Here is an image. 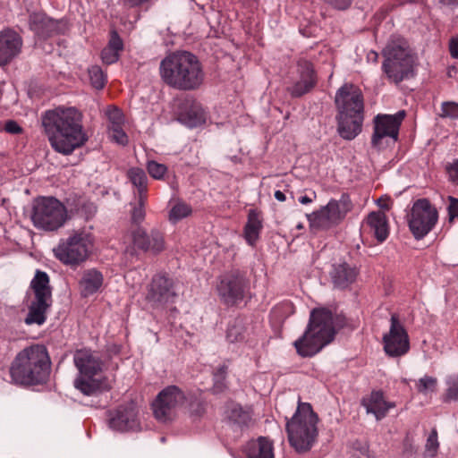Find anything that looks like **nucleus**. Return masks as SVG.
Listing matches in <instances>:
<instances>
[{"instance_id":"f257e3e1","label":"nucleus","mask_w":458,"mask_h":458,"mask_svg":"<svg viewBox=\"0 0 458 458\" xmlns=\"http://www.w3.org/2000/svg\"><path fill=\"white\" fill-rule=\"evenodd\" d=\"M42 125L52 148L63 155H71L88 141L82 114L75 107L58 106L45 112Z\"/></svg>"},{"instance_id":"f03ea898","label":"nucleus","mask_w":458,"mask_h":458,"mask_svg":"<svg viewBox=\"0 0 458 458\" xmlns=\"http://www.w3.org/2000/svg\"><path fill=\"white\" fill-rule=\"evenodd\" d=\"M336 319L335 307L312 309L303 335L293 343L296 352L303 358L312 357L333 342Z\"/></svg>"},{"instance_id":"7ed1b4c3","label":"nucleus","mask_w":458,"mask_h":458,"mask_svg":"<svg viewBox=\"0 0 458 458\" xmlns=\"http://www.w3.org/2000/svg\"><path fill=\"white\" fill-rule=\"evenodd\" d=\"M160 76L168 86L180 90L198 89L204 81L202 65L190 52L170 54L160 63Z\"/></svg>"},{"instance_id":"20e7f679","label":"nucleus","mask_w":458,"mask_h":458,"mask_svg":"<svg viewBox=\"0 0 458 458\" xmlns=\"http://www.w3.org/2000/svg\"><path fill=\"white\" fill-rule=\"evenodd\" d=\"M50 359L43 345H33L21 351L10 367L13 382L20 385H37L49 374Z\"/></svg>"},{"instance_id":"39448f33","label":"nucleus","mask_w":458,"mask_h":458,"mask_svg":"<svg viewBox=\"0 0 458 458\" xmlns=\"http://www.w3.org/2000/svg\"><path fill=\"white\" fill-rule=\"evenodd\" d=\"M318 417L309 403H299L297 410L286 423L291 446L297 453L310 451L317 441Z\"/></svg>"},{"instance_id":"423d86ee","label":"nucleus","mask_w":458,"mask_h":458,"mask_svg":"<svg viewBox=\"0 0 458 458\" xmlns=\"http://www.w3.org/2000/svg\"><path fill=\"white\" fill-rule=\"evenodd\" d=\"M73 360L80 372L73 385L81 393L89 396L112 388L111 382L99 375L102 362L90 350H78L74 353Z\"/></svg>"},{"instance_id":"0eeeda50","label":"nucleus","mask_w":458,"mask_h":458,"mask_svg":"<svg viewBox=\"0 0 458 458\" xmlns=\"http://www.w3.org/2000/svg\"><path fill=\"white\" fill-rule=\"evenodd\" d=\"M383 55L382 68L389 81L398 84L413 75L415 57L403 38L393 35L383 49Z\"/></svg>"},{"instance_id":"6e6552de","label":"nucleus","mask_w":458,"mask_h":458,"mask_svg":"<svg viewBox=\"0 0 458 458\" xmlns=\"http://www.w3.org/2000/svg\"><path fill=\"white\" fill-rule=\"evenodd\" d=\"M93 246L91 235L84 231L73 232L65 239H61L53 252L64 265L76 268L89 257Z\"/></svg>"},{"instance_id":"1a4fd4ad","label":"nucleus","mask_w":458,"mask_h":458,"mask_svg":"<svg viewBox=\"0 0 458 458\" xmlns=\"http://www.w3.org/2000/svg\"><path fill=\"white\" fill-rule=\"evenodd\" d=\"M31 219L34 226L38 229L55 231L65 223L67 210L55 198L44 197L35 203Z\"/></svg>"},{"instance_id":"9d476101","label":"nucleus","mask_w":458,"mask_h":458,"mask_svg":"<svg viewBox=\"0 0 458 458\" xmlns=\"http://www.w3.org/2000/svg\"><path fill=\"white\" fill-rule=\"evenodd\" d=\"M364 102L361 90L354 85L345 84V140L356 138L362 131Z\"/></svg>"},{"instance_id":"9b49d317","label":"nucleus","mask_w":458,"mask_h":458,"mask_svg":"<svg viewBox=\"0 0 458 458\" xmlns=\"http://www.w3.org/2000/svg\"><path fill=\"white\" fill-rule=\"evenodd\" d=\"M187 402L188 397L181 388L169 386L164 388L155 399L152 404L154 416L159 421H170Z\"/></svg>"},{"instance_id":"f8f14e48","label":"nucleus","mask_w":458,"mask_h":458,"mask_svg":"<svg viewBox=\"0 0 458 458\" xmlns=\"http://www.w3.org/2000/svg\"><path fill=\"white\" fill-rule=\"evenodd\" d=\"M436 208L427 199L416 200L408 216V225L416 239L426 236L437 222Z\"/></svg>"},{"instance_id":"ddd939ff","label":"nucleus","mask_w":458,"mask_h":458,"mask_svg":"<svg viewBox=\"0 0 458 458\" xmlns=\"http://www.w3.org/2000/svg\"><path fill=\"white\" fill-rule=\"evenodd\" d=\"M247 289L248 282L244 275L238 270L221 276L216 286L221 301L228 307L242 301Z\"/></svg>"},{"instance_id":"4468645a","label":"nucleus","mask_w":458,"mask_h":458,"mask_svg":"<svg viewBox=\"0 0 458 458\" xmlns=\"http://www.w3.org/2000/svg\"><path fill=\"white\" fill-rule=\"evenodd\" d=\"M383 348L392 358L403 356L410 351L409 335L395 314L391 316L389 331L383 335Z\"/></svg>"},{"instance_id":"2eb2a0df","label":"nucleus","mask_w":458,"mask_h":458,"mask_svg":"<svg viewBox=\"0 0 458 458\" xmlns=\"http://www.w3.org/2000/svg\"><path fill=\"white\" fill-rule=\"evenodd\" d=\"M404 117V111H399L394 114H377L374 119L372 145L380 148L385 138H390L395 142L398 140L399 129Z\"/></svg>"},{"instance_id":"dca6fc26","label":"nucleus","mask_w":458,"mask_h":458,"mask_svg":"<svg viewBox=\"0 0 458 458\" xmlns=\"http://www.w3.org/2000/svg\"><path fill=\"white\" fill-rule=\"evenodd\" d=\"M131 236L133 245L131 254L135 250H140L146 253L157 255L165 250V234L157 229L148 232L142 227H138L131 231Z\"/></svg>"},{"instance_id":"f3484780","label":"nucleus","mask_w":458,"mask_h":458,"mask_svg":"<svg viewBox=\"0 0 458 458\" xmlns=\"http://www.w3.org/2000/svg\"><path fill=\"white\" fill-rule=\"evenodd\" d=\"M174 282L165 275H156L149 284L147 300L154 307L165 308L174 302Z\"/></svg>"},{"instance_id":"a211bd4d","label":"nucleus","mask_w":458,"mask_h":458,"mask_svg":"<svg viewBox=\"0 0 458 458\" xmlns=\"http://www.w3.org/2000/svg\"><path fill=\"white\" fill-rule=\"evenodd\" d=\"M306 216L312 233L329 229L340 222L339 204L335 200H331L327 206L311 214H307Z\"/></svg>"},{"instance_id":"6ab92c4d","label":"nucleus","mask_w":458,"mask_h":458,"mask_svg":"<svg viewBox=\"0 0 458 458\" xmlns=\"http://www.w3.org/2000/svg\"><path fill=\"white\" fill-rule=\"evenodd\" d=\"M361 233L374 237L378 243L384 242L390 233L389 222L385 212H370L362 222Z\"/></svg>"},{"instance_id":"aec40b11","label":"nucleus","mask_w":458,"mask_h":458,"mask_svg":"<svg viewBox=\"0 0 458 458\" xmlns=\"http://www.w3.org/2000/svg\"><path fill=\"white\" fill-rule=\"evenodd\" d=\"M299 80L287 91L293 98H300L310 92L317 84V77L312 64L307 60L300 59L297 64Z\"/></svg>"},{"instance_id":"412c9836","label":"nucleus","mask_w":458,"mask_h":458,"mask_svg":"<svg viewBox=\"0 0 458 458\" xmlns=\"http://www.w3.org/2000/svg\"><path fill=\"white\" fill-rule=\"evenodd\" d=\"M109 426L114 430L127 431L139 427L138 411L133 403L120 405L111 412Z\"/></svg>"},{"instance_id":"4be33fe9","label":"nucleus","mask_w":458,"mask_h":458,"mask_svg":"<svg viewBox=\"0 0 458 458\" xmlns=\"http://www.w3.org/2000/svg\"><path fill=\"white\" fill-rule=\"evenodd\" d=\"M22 39L16 30H0V65L9 64L21 52Z\"/></svg>"},{"instance_id":"5701e85b","label":"nucleus","mask_w":458,"mask_h":458,"mask_svg":"<svg viewBox=\"0 0 458 458\" xmlns=\"http://www.w3.org/2000/svg\"><path fill=\"white\" fill-rule=\"evenodd\" d=\"M361 404L365 408L367 413L374 415L377 420L384 419L389 410L395 407L394 402L387 401L381 390H373L369 394L364 396Z\"/></svg>"},{"instance_id":"b1692460","label":"nucleus","mask_w":458,"mask_h":458,"mask_svg":"<svg viewBox=\"0 0 458 458\" xmlns=\"http://www.w3.org/2000/svg\"><path fill=\"white\" fill-rule=\"evenodd\" d=\"M178 119L189 127H197L206 122V113L199 102L187 101L183 104Z\"/></svg>"},{"instance_id":"393cba45","label":"nucleus","mask_w":458,"mask_h":458,"mask_svg":"<svg viewBox=\"0 0 458 458\" xmlns=\"http://www.w3.org/2000/svg\"><path fill=\"white\" fill-rule=\"evenodd\" d=\"M104 283L103 274L96 269L89 268L82 272L79 281L81 296L89 297L100 290Z\"/></svg>"},{"instance_id":"a878e982","label":"nucleus","mask_w":458,"mask_h":458,"mask_svg":"<svg viewBox=\"0 0 458 458\" xmlns=\"http://www.w3.org/2000/svg\"><path fill=\"white\" fill-rule=\"evenodd\" d=\"M263 228V218L261 211L258 209H250L248 212L247 223L244 226V238L246 242L254 246L259 238V233Z\"/></svg>"},{"instance_id":"bb28decb","label":"nucleus","mask_w":458,"mask_h":458,"mask_svg":"<svg viewBox=\"0 0 458 458\" xmlns=\"http://www.w3.org/2000/svg\"><path fill=\"white\" fill-rule=\"evenodd\" d=\"M273 443L265 437L250 440L245 447L248 458H274Z\"/></svg>"},{"instance_id":"cd10ccee","label":"nucleus","mask_w":458,"mask_h":458,"mask_svg":"<svg viewBox=\"0 0 458 458\" xmlns=\"http://www.w3.org/2000/svg\"><path fill=\"white\" fill-rule=\"evenodd\" d=\"M30 286L35 294V300L52 302V290L49 285V276L46 272L38 270L31 281Z\"/></svg>"},{"instance_id":"c85d7f7f","label":"nucleus","mask_w":458,"mask_h":458,"mask_svg":"<svg viewBox=\"0 0 458 458\" xmlns=\"http://www.w3.org/2000/svg\"><path fill=\"white\" fill-rule=\"evenodd\" d=\"M127 177L135 188V194L140 199V202L147 201L148 177L144 170L139 167H131L127 172Z\"/></svg>"},{"instance_id":"c756f323","label":"nucleus","mask_w":458,"mask_h":458,"mask_svg":"<svg viewBox=\"0 0 458 458\" xmlns=\"http://www.w3.org/2000/svg\"><path fill=\"white\" fill-rule=\"evenodd\" d=\"M123 49V42L116 30H112L108 45L101 52V59L106 64L118 61L119 53Z\"/></svg>"},{"instance_id":"7c9ffc66","label":"nucleus","mask_w":458,"mask_h":458,"mask_svg":"<svg viewBox=\"0 0 458 458\" xmlns=\"http://www.w3.org/2000/svg\"><path fill=\"white\" fill-rule=\"evenodd\" d=\"M52 302L46 301H32L29 307V312L25 318V323L28 325H42L46 321L47 312Z\"/></svg>"},{"instance_id":"2f4dec72","label":"nucleus","mask_w":458,"mask_h":458,"mask_svg":"<svg viewBox=\"0 0 458 458\" xmlns=\"http://www.w3.org/2000/svg\"><path fill=\"white\" fill-rule=\"evenodd\" d=\"M227 419L240 428L248 427L251 421V413L241 405L233 403L226 411Z\"/></svg>"},{"instance_id":"473e14b6","label":"nucleus","mask_w":458,"mask_h":458,"mask_svg":"<svg viewBox=\"0 0 458 458\" xmlns=\"http://www.w3.org/2000/svg\"><path fill=\"white\" fill-rule=\"evenodd\" d=\"M30 29H55L64 26L62 21L53 20L44 13H33L30 16Z\"/></svg>"},{"instance_id":"72a5a7b5","label":"nucleus","mask_w":458,"mask_h":458,"mask_svg":"<svg viewBox=\"0 0 458 458\" xmlns=\"http://www.w3.org/2000/svg\"><path fill=\"white\" fill-rule=\"evenodd\" d=\"M245 327L243 319L236 318L228 326L226 331V339L230 343L241 342L245 338Z\"/></svg>"},{"instance_id":"f704fd0d","label":"nucleus","mask_w":458,"mask_h":458,"mask_svg":"<svg viewBox=\"0 0 458 458\" xmlns=\"http://www.w3.org/2000/svg\"><path fill=\"white\" fill-rule=\"evenodd\" d=\"M192 212L191 207L185 202H177L169 212V220L173 223L189 216Z\"/></svg>"},{"instance_id":"c9c22d12","label":"nucleus","mask_w":458,"mask_h":458,"mask_svg":"<svg viewBox=\"0 0 458 458\" xmlns=\"http://www.w3.org/2000/svg\"><path fill=\"white\" fill-rule=\"evenodd\" d=\"M228 366L222 364L218 366L213 372L214 386L216 393H221L226 388L225 378L227 375Z\"/></svg>"},{"instance_id":"e433bc0d","label":"nucleus","mask_w":458,"mask_h":458,"mask_svg":"<svg viewBox=\"0 0 458 458\" xmlns=\"http://www.w3.org/2000/svg\"><path fill=\"white\" fill-rule=\"evenodd\" d=\"M352 458H376L373 451L369 450L368 443L365 441H356L351 446Z\"/></svg>"},{"instance_id":"4c0bfd02","label":"nucleus","mask_w":458,"mask_h":458,"mask_svg":"<svg viewBox=\"0 0 458 458\" xmlns=\"http://www.w3.org/2000/svg\"><path fill=\"white\" fill-rule=\"evenodd\" d=\"M89 75L92 86L97 89H101L106 83V76L105 75L102 69L94 65L89 69Z\"/></svg>"},{"instance_id":"58836bf2","label":"nucleus","mask_w":458,"mask_h":458,"mask_svg":"<svg viewBox=\"0 0 458 458\" xmlns=\"http://www.w3.org/2000/svg\"><path fill=\"white\" fill-rule=\"evenodd\" d=\"M446 393L445 400H458V374H453L446 377Z\"/></svg>"},{"instance_id":"ea45409f","label":"nucleus","mask_w":458,"mask_h":458,"mask_svg":"<svg viewBox=\"0 0 458 458\" xmlns=\"http://www.w3.org/2000/svg\"><path fill=\"white\" fill-rule=\"evenodd\" d=\"M438 114L442 118L458 120V103L453 101L443 102Z\"/></svg>"},{"instance_id":"a19ab883","label":"nucleus","mask_w":458,"mask_h":458,"mask_svg":"<svg viewBox=\"0 0 458 458\" xmlns=\"http://www.w3.org/2000/svg\"><path fill=\"white\" fill-rule=\"evenodd\" d=\"M338 114L336 116V119L338 121V127L337 131L340 133V135H343L344 133V121H343V114H344V86L340 87L336 92L335 99Z\"/></svg>"},{"instance_id":"79ce46f5","label":"nucleus","mask_w":458,"mask_h":458,"mask_svg":"<svg viewBox=\"0 0 458 458\" xmlns=\"http://www.w3.org/2000/svg\"><path fill=\"white\" fill-rule=\"evenodd\" d=\"M147 170L149 175L156 180L164 179L165 174L167 173V167L165 165L157 163L154 160L148 162Z\"/></svg>"},{"instance_id":"37998d69","label":"nucleus","mask_w":458,"mask_h":458,"mask_svg":"<svg viewBox=\"0 0 458 458\" xmlns=\"http://www.w3.org/2000/svg\"><path fill=\"white\" fill-rule=\"evenodd\" d=\"M106 116L109 121L108 126H118L124 123V115L121 109L116 106H110L106 108Z\"/></svg>"},{"instance_id":"c03bdc74","label":"nucleus","mask_w":458,"mask_h":458,"mask_svg":"<svg viewBox=\"0 0 458 458\" xmlns=\"http://www.w3.org/2000/svg\"><path fill=\"white\" fill-rule=\"evenodd\" d=\"M109 135L113 141L125 146L128 144V136L123 131V124L116 126H108Z\"/></svg>"},{"instance_id":"a18cd8bd","label":"nucleus","mask_w":458,"mask_h":458,"mask_svg":"<svg viewBox=\"0 0 458 458\" xmlns=\"http://www.w3.org/2000/svg\"><path fill=\"white\" fill-rule=\"evenodd\" d=\"M437 380L436 377L425 376L419 379L416 386L420 393L427 394L436 389Z\"/></svg>"},{"instance_id":"49530a36","label":"nucleus","mask_w":458,"mask_h":458,"mask_svg":"<svg viewBox=\"0 0 458 458\" xmlns=\"http://www.w3.org/2000/svg\"><path fill=\"white\" fill-rule=\"evenodd\" d=\"M425 447L426 452L428 453L431 456H435L437 454L439 443L437 439V431L436 428H433L428 435Z\"/></svg>"},{"instance_id":"de8ad7c7","label":"nucleus","mask_w":458,"mask_h":458,"mask_svg":"<svg viewBox=\"0 0 458 458\" xmlns=\"http://www.w3.org/2000/svg\"><path fill=\"white\" fill-rule=\"evenodd\" d=\"M145 204L146 201L140 202V199L138 198V205L134 207L131 212V221L134 224L141 223L145 218Z\"/></svg>"},{"instance_id":"09e8293b","label":"nucleus","mask_w":458,"mask_h":458,"mask_svg":"<svg viewBox=\"0 0 458 458\" xmlns=\"http://www.w3.org/2000/svg\"><path fill=\"white\" fill-rule=\"evenodd\" d=\"M330 275L335 286L342 288L344 284V265L334 266Z\"/></svg>"},{"instance_id":"8fccbe9b","label":"nucleus","mask_w":458,"mask_h":458,"mask_svg":"<svg viewBox=\"0 0 458 458\" xmlns=\"http://www.w3.org/2000/svg\"><path fill=\"white\" fill-rule=\"evenodd\" d=\"M449 179L452 182L458 185V159L446 166Z\"/></svg>"},{"instance_id":"3c124183","label":"nucleus","mask_w":458,"mask_h":458,"mask_svg":"<svg viewBox=\"0 0 458 458\" xmlns=\"http://www.w3.org/2000/svg\"><path fill=\"white\" fill-rule=\"evenodd\" d=\"M188 411L193 416H201L204 413V406L199 401L191 402L187 405Z\"/></svg>"},{"instance_id":"603ef678","label":"nucleus","mask_w":458,"mask_h":458,"mask_svg":"<svg viewBox=\"0 0 458 458\" xmlns=\"http://www.w3.org/2000/svg\"><path fill=\"white\" fill-rule=\"evenodd\" d=\"M360 270L356 266L345 267V284H352L357 280Z\"/></svg>"},{"instance_id":"864d4df0","label":"nucleus","mask_w":458,"mask_h":458,"mask_svg":"<svg viewBox=\"0 0 458 458\" xmlns=\"http://www.w3.org/2000/svg\"><path fill=\"white\" fill-rule=\"evenodd\" d=\"M449 219L452 221L458 218V199L453 197L449 198L448 206Z\"/></svg>"},{"instance_id":"5fc2aeb1","label":"nucleus","mask_w":458,"mask_h":458,"mask_svg":"<svg viewBox=\"0 0 458 458\" xmlns=\"http://www.w3.org/2000/svg\"><path fill=\"white\" fill-rule=\"evenodd\" d=\"M4 130L11 134H20L22 132V128L13 120H9L5 123Z\"/></svg>"},{"instance_id":"6e6d98bb","label":"nucleus","mask_w":458,"mask_h":458,"mask_svg":"<svg viewBox=\"0 0 458 458\" xmlns=\"http://www.w3.org/2000/svg\"><path fill=\"white\" fill-rule=\"evenodd\" d=\"M449 51L452 57L458 59V37L451 38Z\"/></svg>"},{"instance_id":"4d7b16f0","label":"nucleus","mask_w":458,"mask_h":458,"mask_svg":"<svg viewBox=\"0 0 458 458\" xmlns=\"http://www.w3.org/2000/svg\"><path fill=\"white\" fill-rule=\"evenodd\" d=\"M377 206L382 209L381 211H387L390 209V199L388 198H379L377 200Z\"/></svg>"},{"instance_id":"13d9d810","label":"nucleus","mask_w":458,"mask_h":458,"mask_svg":"<svg viewBox=\"0 0 458 458\" xmlns=\"http://www.w3.org/2000/svg\"><path fill=\"white\" fill-rule=\"evenodd\" d=\"M324 1L338 10H342L344 8V5H343L344 0H324Z\"/></svg>"},{"instance_id":"bf43d9fd","label":"nucleus","mask_w":458,"mask_h":458,"mask_svg":"<svg viewBox=\"0 0 458 458\" xmlns=\"http://www.w3.org/2000/svg\"><path fill=\"white\" fill-rule=\"evenodd\" d=\"M313 198L311 197H309V196H301L300 199H299V201L303 204V205H308L310 203H311L313 201V199L316 198V194L315 192H313Z\"/></svg>"},{"instance_id":"052dcab7","label":"nucleus","mask_w":458,"mask_h":458,"mask_svg":"<svg viewBox=\"0 0 458 458\" xmlns=\"http://www.w3.org/2000/svg\"><path fill=\"white\" fill-rule=\"evenodd\" d=\"M377 58H378V55L375 51H369L367 54V59L369 62L377 63Z\"/></svg>"},{"instance_id":"680f3d73","label":"nucleus","mask_w":458,"mask_h":458,"mask_svg":"<svg viewBox=\"0 0 458 458\" xmlns=\"http://www.w3.org/2000/svg\"><path fill=\"white\" fill-rule=\"evenodd\" d=\"M440 3L448 6H458V0H440Z\"/></svg>"},{"instance_id":"e2e57ef3","label":"nucleus","mask_w":458,"mask_h":458,"mask_svg":"<svg viewBox=\"0 0 458 458\" xmlns=\"http://www.w3.org/2000/svg\"><path fill=\"white\" fill-rule=\"evenodd\" d=\"M275 198L278 201H284L286 199L285 194L283 191H276L275 192Z\"/></svg>"},{"instance_id":"0e129e2a","label":"nucleus","mask_w":458,"mask_h":458,"mask_svg":"<svg viewBox=\"0 0 458 458\" xmlns=\"http://www.w3.org/2000/svg\"><path fill=\"white\" fill-rule=\"evenodd\" d=\"M344 207H345V213L354 208V205L352 204L351 201L348 200L346 197H345Z\"/></svg>"},{"instance_id":"69168bd1","label":"nucleus","mask_w":458,"mask_h":458,"mask_svg":"<svg viewBox=\"0 0 458 458\" xmlns=\"http://www.w3.org/2000/svg\"><path fill=\"white\" fill-rule=\"evenodd\" d=\"M376 21L381 20L385 18V15L383 13H376L374 16Z\"/></svg>"},{"instance_id":"338daca9","label":"nucleus","mask_w":458,"mask_h":458,"mask_svg":"<svg viewBox=\"0 0 458 458\" xmlns=\"http://www.w3.org/2000/svg\"><path fill=\"white\" fill-rule=\"evenodd\" d=\"M345 1V9L351 4L352 0H344Z\"/></svg>"},{"instance_id":"774afa93","label":"nucleus","mask_w":458,"mask_h":458,"mask_svg":"<svg viewBox=\"0 0 458 458\" xmlns=\"http://www.w3.org/2000/svg\"><path fill=\"white\" fill-rule=\"evenodd\" d=\"M296 227H297V229L301 230L303 228V225H302V224H299Z\"/></svg>"}]
</instances>
